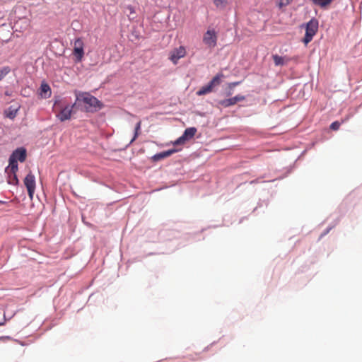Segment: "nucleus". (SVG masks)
Instances as JSON below:
<instances>
[{"label":"nucleus","mask_w":362,"mask_h":362,"mask_svg":"<svg viewBox=\"0 0 362 362\" xmlns=\"http://www.w3.org/2000/svg\"><path fill=\"white\" fill-rule=\"evenodd\" d=\"M51 88L47 83H42L40 86V95L42 98H48L51 95Z\"/></svg>","instance_id":"12"},{"label":"nucleus","mask_w":362,"mask_h":362,"mask_svg":"<svg viewBox=\"0 0 362 362\" xmlns=\"http://www.w3.org/2000/svg\"><path fill=\"white\" fill-rule=\"evenodd\" d=\"M197 132V129L195 127H189L187 128L183 134L176 139L173 144L174 145H182L184 144L187 141L191 139L194 137Z\"/></svg>","instance_id":"8"},{"label":"nucleus","mask_w":362,"mask_h":362,"mask_svg":"<svg viewBox=\"0 0 362 362\" xmlns=\"http://www.w3.org/2000/svg\"><path fill=\"white\" fill-rule=\"evenodd\" d=\"M239 83H240V82H233V83H229V87H230V88H233V87H235V86H238Z\"/></svg>","instance_id":"24"},{"label":"nucleus","mask_w":362,"mask_h":362,"mask_svg":"<svg viewBox=\"0 0 362 362\" xmlns=\"http://www.w3.org/2000/svg\"><path fill=\"white\" fill-rule=\"evenodd\" d=\"M82 100L84 103L88 105V107L87 109H89L90 107L100 108L102 106L101 103L94 96L89 95L88 93H84L82 95Z\"/></svg>","instance_id":"10"},{"label":"nucleus","mask_w":362,"mask_h":362,"mask_svg":"<svg viewBox=\"0 0 362 362\" xmlns=\"http://www.w3.org/2000/svg\"><path fill=\"white\" fill-rule=\"evenodd\" d=\"M312 1L315 4L318 5L321 7H326L327 6L329 5L333 1V0H312Z\"/></svg>","instance_id":"17"},{"label":"nucleus","mask_w":362,"mask_h":362,"mask_svg":"<svg viewBox=\"0 0 362 362\" xmlns=\"http://www.w3.org/2000/svg\"><path fill=\"white\" fill-rule=\"evenodd\" d=\"M177 152L176 149H170L159 153H157L153 156V160L155 161H158L161 159L170 156L174 153Z\"/></svg>","instance_id":"11"},{"label":"nucleus","mask_w":362,"mask_h":362,"mask_svg":"<svg viewBox=\"0 0 362 362\" xmlns=\"http://www.w3.org/2000/svg\"><path fill=\"white\" fill-rule=\"evenodd\" d=\"M232 98V100L233 101V104L235 105L238 103L237 99L235 98V97H233V98Z\"/></svg>","instance_id":"25"},{"label":"nucleus","mask_w":362,"mask_h":362,"mask_svg":"<svg viewBox=\"0 0 362 362\" xmlns=\"http://www.w3.org/2000/svg\"><path fill=\"white\" fill-rule=\"evenodd\" d=\"M272 58L275 66H283L289 61L288 58L286 57H281L279 56L278 54H274L272 56Z\"/></svg>","instance_id":"14"},{"label":"nucleus","mask_w":362,"mask_h":362,"mask_svg":"<svg viewBox=\"0 0 362 362\" xmlns=\"http://www.w3.org/2000/svg\"><path fill=\"white\" fill-rule=\"evenodd\" d=\"M17 110H11L9 109L8 110L6 111L5 112V114H6V116L10 119H13L16 117V115H17Z\"/></svg>","instance_id":"20"},{"label":"nucleus","mask_w":362,"mask_h":362,"mask_svg":"<svg viewBox=\"0 0 362 362\" xmlns=\"http://www.w3.org/2000/svg\"><path fill=\"white\" fill-rule=\"evenodd\" d=\"M235 97L237 99L238 102L243 101L245 99V97L244 95H235Z\"/></svg>","instance_id":"23"},{"label":"nucleus","mask_w":362,"mask_h":362,"mask_svg":"<svg viewBox=\"0 0 362 362\" xmlns=\"http://www.w3.org/2000/svg\"><path fill=\"white\" fill-rule=\"evenodd\" d=\"M340 125L341 124L338 121L334 122L331 124L330 129L334 131L338 130L340 127Z\"/></svg>","instance_id":"21"},{"label":"nucleus","mask_w":362,"mask_h":362,"mask_svg":"<svg viewBox=\"0 0 362 362\" xmlns=\"http://www.w3.org/2000/svg\"><path fill=\"white\" fill-rule=\"evenodd\" d=\"M228 3V0H214V4L218 9H224Z\"/></svg>","instance_id":"15"},{"label":"nucleus","mask_w":362,"mask_h":362,"mask_svg":"<svg viewBox=\"0 0 362 362\" xmlns=\"http://www.w3.org/2000/svg\"><path fill=\"white\" fill-rule=\"evenodd\" d=\"M218 104L219 106L223 107H228L234 105L233 101L231 98L228 99L221 100L218 102Z\"/></svg>","instance_id":"16"},{"label":"nucleus","mask_w":362,"mask_h":362,"mask_svg":"<svg viewBox=\"0 0 362 362\" xmlns=\"http://www.w3.org/2000/svg\"><path fill=\"white\" fill-rule=\"evenodd\" d=\"M293 0H280L279 7H284L288 6Z\"/></svg>","instance_id":"22"},{"label":"nucleus","mask_w":362,"mask_h":362,"mask_svg":"<svg viewBox=\"0 0 362 362\" xmlns=\"http://www.w3.org/2000/svg\"><path fill=\"white\" fill-rule=\"evenodd\" d=\"M217 33L214 29H209L203 35V42L209 48H214L217 45Z\"/></svg>","instance_id":"5"},{"label":"nucleus","mask_w":362,"mask_h":362,"mask_svg":"<svg viewBox=\"0 0 362 362\" xmlns=\"http://www.w3.org/2000/svg\"><path fill=\"white\" fill-rule=\"evenodd\" d=\"M73 54L78 62H81L84 56V43L82 38L78 37L74 42Z\"/></svg>","instance_id":"7"},{"label":"nucleus","mask_w":362,"mask_h":362,"mask_svg":"<svg viewBox=\"0 0 362 362\" xmlns=\"http://www.w3.org/2000/svg\"><path fill=\"white\" fill-rule=\"evenodd\" d=\"M25 158L26 150L24 148H17L13 152L9 158V165L8 168H10L13 172L18 171V160L23 162Z\"/></svg>","instance_id":"2"},{"label":"nucleus","mask_w":362,"mask_h":362,"mask_svg":"<svg viewBox=\"0 0 362 362\" xmlns=\"http://www.w3.org/2000/svg\"><path fill=\"white\" fill-rule=\"evenodd\" d=\"M75 105V103L73 105L65 103L60 100H55L54 107L59 108V112L56 114L57 118L60 122L69 120L71 118Z\"/></svg>","instance_id":"1"},{"label":"nucleus","mask_w":362,"mask_h":362,"mask_svg":"<svg viewBox=\"0 0 362 362\" xmlns=\"http://www.w3.org/2000/svg\"><path fill=\"white\" fill-rule=\"evenodd\" d=\"M24 185L28 190V196L30 199H33L35 190V175L30 172L23 180Z\"/></svg>","instance_id":"6"},{"label":"nucleus","mask_w":362,"mask_h":362,"mask_svg":"<svg viewBox=\"0 0 362 362\" xmlns=\"http://www.w3.org/2000/svg\"><path fill=\"white\" fill-rule=\"evenodd\" d=\"M11 71V68L8 66L0 68V81Z\"/></svg>","instance_id":"18"},{"label":"nucleus","mask_w":362,"mask_h":362,"mask_svg":"<svg viewBox=\"0 0 362 362\" xmlns=\"http://www.w3.org/2000/svg\"><path fill=\"white\" fill-rule=\"evenodd\" d=\"M318 30V22L315 19H311L305 25V34L303 39V43L307 45L312 41Z\"/></svg>","instance_id":"3"},{"label":"nucleus","mask_w":362,"mask_h":362,"mask_svg":"<svg viewBox=\"0 0 362 362\" xmlns=\"http://www.w3.org/2000/svg\"><path fill=\"white\" fill-rule=\"evenodd\" d=\"M223 74H217L211 81L204 86H202L197 92V95H204L213 91L214 88L218 86L221 83V78Z\"/></svg>","instance_id":"4"},{"label":"nucleus","mask_w":362,"mask_h":362,"mask_svg":"<svg viewBox=\"0 0 362 362\" xmlns=\"http://www.w3.org/2000/svg\"><path fill=\"white\" fill-rule=\"evenodd\" d=\"M186 55V49L184 46H180L170 52L169 59L174 64H176L178 60L183 58Z\"/></svg>","instance_id":"9"},{"label":"nucleus","mask_w":362,"mask_h":362,"mask_svg":"<svg viewBox=\"0 0 362 362\" xmlns=\"http://www.w3.org/2000/svg\"><path fill=\"white\" fill-rule=\"evenodd\" d=\"M141 122L139 121L136 124V127L134 129V135L133 139L131 140L130 143H132L139 135L140 130H141Z\"/></svg>","instance_id":"19"},{"label":"nucleus","mask_w":362,"mask_h":362,"mask_svg":"<svg viewBox=\"0 0 362 362\" xmlns=\"http://www.w3.org/2000/svg\"><path fill=\"white\" fill-rule=\"evenodd\" d=\"M8 170V182L10 185H17L19 182L18 179L17 177L16 173L17 171L13 172L10 168H7Z\"/></svg>","instance_id":"13"},{"label":"nucleus","mask_w":362,"mask_h":362,"mask_svg":"<svg viewBox=\"0 0 362 362\" xmlns=\"http://www.w3.org/2000/svg\"><path fill=\"white\" fill-rule=\"evenodd\" d=\"M4 325V322H0V325Z\"/></svg>","instance_id":"26"}]
</instances>
